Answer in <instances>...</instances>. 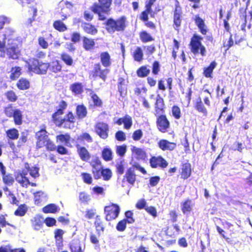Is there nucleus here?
Wrapping results in <instances>:
<instances>
[{
	"mask_svg": "<svg viewBox=\"0 0 252 252\" xmlns=\"http://www.w3.org/2000/svg\"><path fill=\"white\" fill-rule=\"evenodd\" d=\"M56 140L68 146L70 144V136L68 133L61 134L56 136Z\"/></svg>",
	"mask_w": 252,
	"mask_h": 252,
	"instance_id": "46",
	"label": "nucleus"
},
{
	"mask_svg": "<svg viewBox=\"0 0 252 252\" xmlns=\"http://www.w3.org/2000/svg\"><path fill=\"white\" fill-rule=\"evenodd\" d=\"M121 209L116 203H110L104 208V213L106 220L110 221L116 220L119 216Z\"/></svg>",
	"mask_w": 252,
	"mask_h": 252,
	"instance_id": "11",
	"label": "nucleus"
},
{
	"mask_svg": "<svg viewBox=\"0 0 252 252\" xmlns=\"http://www.w3.org/2000/svg\"><path fill=\"white\" fill-rule=\"evenodd\" d=\"M172 116L176 120H179L181 118V110L179 106L177 105H174L171 107Z\"/></svg>",
	"mask_w": 252,
	"mask_h": 252,
	"instance_id": "54",
	"label": "nucleus"
},
{
	"mask_svg": "<svg viewBox=\"0 0 252 252\" xmlns=\"http://www.w3.org/2000/svg\"><path fill=\"white\" fill-rule=\"evenodd\" d=\"M33 178L38 177L40 175L39 173V168L35 166L31 167L30 164L26 162L24 164V168L21 170L18 171L15 175V179L21 187L28 188L29 185L32 187L36 186L35 183L30 182L29 178L27 176L28 173Z\"/></svg>",
	"mask_w": 252,
	"mask_h": 252,
	"instance_id": "1",
	"label": "nucleus"
},
{
	"mask_svg": "<svg viewBox=\"0 0 252 252\" xmlns=\"http://www.w3.org/2000/svg\"><path fill=\"white\" fill-rule=\"evenodd\" d=\"M81 176L83 182L88 185H91L93 182V178L91 175L87 172H82Z\"/></svg>",
	"mask_w": 252,
	"mask_h": 252,
	"instance_id": "63",
	"label": "nucleus"
},
{
	"mask_svg": "<svg viewBox=\"0 0 252 252\" xmlns=\"http://www.w3.org/2000/svg\"><path fill=\"white\" fill-rule=\"evenodd\" d=\"M49 67V63L40 62L35 58H32L28 63L29 71L37 74H45Z\"/></svg>",
	"mask_w": 252,
	"mask_h": 252,
	"instance_id": "9",
	"label": "nucleus"
},
{
	"mask_svg": "<svg viewBox=\"0 0 252 252\" xmlns=\"http://www.w3.org/2000/svg\"><path fill=\"white\" fill-rule=\"evenodd\" d=\"M53 27L57 31L59 32H64L67 30V27L63 23L62 20H57L54 21Z\"/></svg>",
	"mask_w": 252,
	"mask_h": 252,
	"instance_id": "41",
	"label": "nucleus"
},
{
	"mask_svg": "<svg viewBox=\"0 0 252 252\" xmlns=\"http://www.w3.org/2000/svg\"><path fill=\"white\" fill-rule=\"evenodd\" d=\"M2 52L9 59H17L21 54L19 44L14 40H9L7 47Z\"/></svg>",
	"mask_w": 252,
	"mask_h": 252,
	"instance_id": "10",
	"label": "nucleus"
},
{
	"mask_svg": "<svg viewBox=\"0 0 252 252\" xmlns=\"http://www.w3.org/2000/svg\"><path fill=\"white\" fill-rule=\"evenodd\" d=\"M105 30L109 33L112 34L114 32H124L127 26V18L123 15L116 19L112 18H108L104 23Z\"/></svg>",
	"mask_w": 252,
	"mask_h": 252,
	"instance_id": "2",
	"label": "nucleus"
},
{
	"mask_svg": "<svg viewBox=\"0 0 252 252\" xmlns=\"http://www.w3.org/2000/svg\"><path fill=\"white\" fill-rule=\"evenodd\" d=\"M182 21V8L180 3L178 0H176L175 5V9L173 11V24L176 30L178 31L181 27Z\"/></svg>",
	"mask_w": 252,
	"mask_h": 252,
	"instance_id": "13",
	"label": "nucleus"
},
{
	"mask_svg": "<svg viewBox=\"0 0 252 252\" xmlns=\"http://www.w3.org/2000/svg\"><path fill=\"white\" fill-rule=\"evenodd\" d=\"M99 62L102 66L107 68L110 67L112 64V59L111 56L107 51L102 52L99 55Z\"/></svg>",
	"mask_w": 252,
	"mask_h": 252,
	"instance_id": "24",
	"label": "nucleus"
},
{
	"mask_svg": "<svg viewBox=\"0 0 252 252\" xmlns=\"http://www.w3.org/2000/svg\"><path fill=\"white\" fill-rule=\"evenodd\" d=\"M150 166L153 168L160 167L165 168L168 166L167 161L161 156H152L149 159Z\"/></svg>",
	"mask_w": 252,
	"mask_h": 252,
	"instance_id": "16",
	"label": "nucleus"
},
{
	"mask_svg": "<svg viewBox=\"0 0 252 252\" xmlns=\"http://www.w3.org/2000/svg\"><path fill=\"white\" fill-rule=\"evenodd\" d=\"M6 135L8 139L15 140L18 138L19 131L16 128H11L6 131Z\"/></svg>",
	"mask_w": 252,
	"mask_h": 252,
	"instance_id": "40",
	"label": "nucleus"
},
{
	"mask_svg": "<svg viewBox=\"0 0 252 252\" xmlns=\"http://www.w3.org/2000/svg\"><path fill=\"white\" fill-rule=\"evenodd\" d=\"M45 128L44 126L35 133L36 148L39 149L45 147L48 151H54L55 144L49 138Z\"/></svg>",
	"mask_w": 252,
	"mask_h": 252,
	"instance_id": "3",
	"label": "nucleus"
},
{
	"mask_svg": "<svg viewBox=\"0 0 252 252\" xmlns=\"http://www.w3.org/2000/svg\"><path fill=\"white\" fill-rule=\"evenodd\" d=\"M144 54L141 47L136 48L132 54V57L135 61L141 62L143 59Z\"/></svg>",
	"mask_w": 252,
	"mask_h": 252,
	"instance_id": "45",
	"label": "nucleus"
},
{
	"mask_svg": "<svg viewBox=\"0 0 252 252\" xmlns=\"http://www.w3.org/2000/svg\"><path fill=\"white\" fill-rule=\"evenodd\" d=\"M101 157L105 161H111L113 158L111 149L108 147H104L101 151Z\"/></svg>",
	"mask_w": 252,
	"mask_h": 252,
	"instance_id": "35",
	"label": "nucleus"
},
{
	"mask_svg": "<svg viewBox=\"0 0 252 252\" xmlns=\"http://www.w3.org/2000/svg\"><path fill=\"white\" fill-rule=\"evenodd\" d=\"M6 99L10 102H14L18 99V96L13 90H9L4 94Z\"/></svg>",
	"mask_w": 252,
	"mask_h": 252,
	"instance_id": "57",
	"label": "nucleus"
},
{
	"mask_svg": "<svg viewBox=\"0 0 252 252\" xmlns=\"http://www.w3.org/2000/svg\"><path fill=\"white\" fill-rule=\"evenodd\" d=\"M82 40L83 47L85 51H91L95 48V43L94 39L83 36Z\"/></svg>",
	"mask_w": 252,
	"mask_h": 252,
	"instance_id": "25",
	"label": "nucleus"
},
{
	"mask_svg": "<svg viewBox=\"0 0 252 252\" xmlns=\"http://www.w3.org/2000/svg\"><path fill=\"white\" fill-rule=\"evenodd\" d=\"M16 86L20 91L28 90L31 87V83L29 79L21 77L17 82Z\"/></svg>",
	"mask_w": 252,
	"mask_h": 252,
	"instance_id": "30",
	"label": "nucleus"
},
{
	"mask_svg": "<svg viewBox=\"0 0 252 252\" xmlns=\"http://www.w3.org/2000/svg\"><path fill=\"white\" fill-rule=\"evenodd\" d=\"M116 171L118 175H122L124 174L125 171V163L124 160H121L119 162H117L115 165Z\"/></svg>",
	"mask_w": 252,
	"mask_h": 252,
	"instance_id": "62",
	"label": "nucleus"
},
{
	"mask_svg": "<svg viewBox=\"0 0 252 252\" xmlns=\"http://www.w3.org/2000/svg\"><path fill=\"white\" fill-rule=\"evenodd\" d=\"M113 0H98L91 6L90 9L98 15V19L103 21L106 17L103 14H109L111 10Z\"/></svg>",
	"mask_w": 252,
	"mask_h": 252,
	"instance_id": "4",
	"label": "nucleus"
},
{
	"mask_svg": "<svg viewBox=\"0 0 252 252\" xmlns=\"http://www.w3.org/2000/svg\"><path fill=\"white\" fill-rule=\"evenodd\" d=\"M158 146L163 151H173L176 149L177 144L175 142L162 139L158 142Z\"/></svg>",
	"mask_w": 252,
	"mask_h": 252,
	"instance_id": "17",
	"label": "nucleus"
},
{
	"mask_svg": "<svg viewBox=\"0 0 252 252\" xmlns=\"http://www.w3.org/2000/svg\"><path fill=\"white\" fill-rule=\"evenodd\" d=\"M76 117L78 119L85 118L87 115V108L84 104L78 105L76 108Z\"/></svg>",
	"mask_w": 252,
	"mask_h": 252,
	"instance_id": "34",
	"label": "nucleus"
},
{
	"mask_svg": "<svg viewBox=\"0 0 252 252\" xmlns=\"http://www.w3.org/2000/svg\"><path fill=\"white\" fill-rule=\"evenodd\" d=\"M203 37L197 34H193L189 43L191 52L194 55H200L202 57L206 55V49L202 44L201 41Z\"/></svg>",
	"mask_w": 252,
	"mask_h": 252,
	"instance_id": "6",
	"label": "nucleus"
},
{
	"mask_svg": "<svg viewBox=\"0 0 252 252\" xmlns=\"http://www.w3.org/2000/svg\"><path fill=\"white\" fill-rule=\"evenodd\" d=\"M96 133L102 139H105L108 137V125L103 122H98L94 126Z\"/></svg>",
	"mask_w": 252,
	"mask_h": 252,
	"instance_id": "14",
	"label": "nucleus"
},
{
	"mask_svg": "<svg viewBox=\"0 0 252 252\" xmlns=\"http://www.w3.org/2000/svg\"><path fill=\"white\" fill-rule=\"evenodd\" d=\"M28 131L27 130L22 131L21 135L17 141V146L18 147H22L27 142L28 139Z\"/></svg>",
	"mask_w": 252,
	"mask_h": 252,
	"instance_id": "51",
	"label": "nucleus"
},
{
	"mask_svg": "<svg viewBox=\"0 0 252 252\" xmlns=\"http://www.w3.org/2000/svg\"><path fill=\"white\" fill-rule=\"evenodd\" d=\"M69 248L71 252H84L81 242L78 239L73 240L70 244Z\"/></svg>",
	"mask_w": 252,
	"mask_h": 252,
	"instance_id": "36",
	"label": "nucleus"
},
{
	"mask_svg": "<svg viewBox=\"0 0 252 252\" xmlns=\"http://www.w3.org/2000/svg\"><path fill=\"white\" fill-rule=\"evenodd\" d=\"M92 167V172L95 180L99 179L100 171L103 168L102 162L98 157H96L90 162Z\"/></svg>",
	"mask_w": 252,
	"mask_h": 252,
	"instance_id": "15",
	"label": "nucleus"
},
{
	"mask_svg": "<svg viewBox=\"0 0 252 252\" xmlns=\"http://www.w3.org/2000/svg\"><path fill=\"white\" fill-rule=\"evenodd\" d=\"M139 37L143 43H147L154 40V38L146 31H142L139 33Z\"/></svg>",
	"mask_w": 252,
	"mask_h": 252,
	"instance_id": "39",
	"label": "nucleus"
},
{
	"mask_svg": "<svg viewBox=\"0 0 252 252\" xmlns=\"http://www.w3.org/2000/svg\"><path fill=\"white\" fill-rule=\"evenodd\" d=\"M44 223L43 219L39 216L35 217L32 222V225L34 229L39 230L42 226Z\"/></svg>",
	"mask_w": 252,
	"mask_h": 252,
	"instance_id": "44",
	"label": "nucleus"
},
{
	"mask_svg": "<svg viewBox=\"0 0 252 252\" xmlns=\"http://www.w3.org/2000/svg\"><path fill=\"white\" fill-rule=\"evenodd\" d=\"M67 106V103L65 100H61L59 102L58 108L56 111L52 115V119L59 117L63 114L64 111L66 109Z\"/></svg>",
	"mask_w": 252,
	"mask_h": 252,
	"instance_id": "27",
	"label": "nucleus"
},
{
	"mask_svg": "<svg viewBox=\"0 0 252 252\" xmlns=\"http://www.w3.org/2000/svg\"><path fill=\"white\" fill-rule=\"evenodd\" d=\"M156 125L158 129L161 133L167 132L170 127V122L165 114L156 116Z\"/></svg>",
	"mask_w": 252,
	"mask_h": 252,
	"instance_id": "12",
	"label": "nucleus"
},
{
	"mask_svg": "<svg viewBox=\"0 0 252 252\" xmlns=\"http://www.w3.org/2000/svg\"><path fill=\"white\" fill-rule=\"evenodd\" d=\"M12 118L13 119V122L15 125L20 126L23 124V116L22 111L20 109H15V112Z\"/></svg>",
	"mask_w": 252,
	"mask_h": 252,
	"instance_id": "33",
	"label": "nucleus"
},
{
	"mask_svg": "<svg viewBox=\"0 0 252 252\" xmlns=\"http://www.w3.org/2000/svg\"><path fill=\"white\" fill-rule=\"evenodd\" d=\"M99 62L95 63L89 72V78L94 80L100 79L105 82L110 73V69L105 67L103 68Z\"/></svg>",
	"mask_w": 252,
	"mask_h": 252,
	"instance_id": "5",
	"label": "nucleus"
},
{
	"mask_svg": "<svg viewBox=\"0 0 252 252\" xmlns=\"http://www.w3.org/2000/svg\"><path fill=\"white\" fill-rule=\"evenodd\" d=\"M22 74V68L20 66L12 67L10 70V79L15 80L19 77Z\"/></svg>",
	"mask_w": 252,
	"mask_h": 252,
	"instance_id": "37",
	"label": "nucleus"
},
{
	"mask_svg": "<svg viewBox=\"0 0 252 252\" xmlns=\"http://www.w3.org/2000/svg\"><path fill=\"white\" fill-rule=\"evenodd\" d=\"M123 219L125 220L128 224H132L135 220L133 212L130 210L126 211L125 212V218Z\"/></svg>",
	"mask_w": 252,
	"mask_h": 252,
	"instance_id": "58",
	"label": "nucleus"
},
{
	"mask_svg": "<svg viewBox=\"0 0 252 252\" xmlns=\"http://www.w3.org/2000/svg\"><path fill=\"white\" fill-rule=\"evenodd\" d=\"M52 120L57 126L70 129L74 127L76 117L72 112L68 111L63 118L60 119L59 117Z\"/></svg>",
	"mask_w": 252,
	"mask_h": 252,
	"instance_id": "7",
	"label": "nucleus"
},
{
	"mask_svg": "<svg viewBox=\"0 0 252 252\" xmlns=\"http://www.w3.org/2000/svg\"><path fill=\"white\" fill-rule=\"evenodd\" d=\"M194 21L196 26L198 27L200 33L203 35H206L208 32V29L205 24L204 20L201 18L199 15L197 14L194 16Z\"/></svg>",
	"mask_w": 252,
	"mask_h": 252,
	"instance_id": "21",
	"label": "nucleus"
},
{
	"mask_svg": "<svg viewBox=\"0 0 252 252\" xmlns=\"http://www.w3.org/2000/svg\"><path fill=\"white\" fill-rule=\"evenodd\" d=\"M192 168L189 162L182 163L181 166L180 178L185 180L189 178L191 175Z\"/></svg>",
	"mask_w": 252,
	"mask_h": 252,
	"instance_id": "18",
	"label": "nucleus"
},
{
	"mask_svg": "<svg viewBox=\"0 0 252 252\" xmlns=\"http://www.w3.org/2000/svg\"><path fill=\"white\" fill-rule=\"evenodd\" d=\"M127 224L128 223L125 220L122 219L117 223L116 229L119 232H123L126 230Z\"/></svg>",
	"mask_w": 252,
	"mask_h": 252,
	"instance_id": "64",
	"label": "nucleus"
},
{
	"mask_svg": "<svg viewBox=\"0 0 252 252\" xmlns=\"http://www.w3.org/2000/svg\"><path fill=\"white\" fill-rule=\"evenodd\" d=\"M3 112L7 117L12 118L15 112V109H14L13 105L12 104H9L4 107Z\"/></svg>",
	"mask_w": 252,
	"mask_h": 252,
	"instance_id": "59",
	"label": "nucleus"
},
{
	"mask_svg": "<svg viewBox=\"0 0 252 252\" xmlns=\"http://www.w3.org/2000/svg\"><path fill=\"white\" fill-rule=\"evenodd\" d=\"M194 107L197 112L202 113L203 116H206L207 115V109L202 102L201 98L200 96L198 97L195 101Z\"/></svg>",
	"mask_w": 252,
	"mask_h": 252,
	"instance_id": "29",
	"label": "nucleus"
},
{
	"mask_svg": "<svg viewBox=\"0 0 252 252\" xmlns=\"http://www.w3.org/2000/svg\"><path fill=\"white\" fill-rule=\"evenodd\" d=\"M77 152L80 159L84 161H88L91 158V154L85 147L76 145Z\"/></svg>",
	"mask_w": 252,
	"mask_h": 252,
	"instance_id": "26",
	"label": "nucleus"
},
{
	"mask_svg": "<svg viewBox=\"0 0 252 252\" xmlns=\"http://www.w3.org/2000/svg\"><path fill=\"white\" fill-rule=\"evenodd\" d=\"M59 210L58 206L53 203L49 204L44 206L42 209V211L46 214L56 213Z\"/></svg>",
	"mask_w": 252,
	"mask_h": 252,
	"instance_id": "49",
	"label": "nucleus"
},
{
	"mask_svg": "<svg viewBox=\"0 0 252 252\" xmlns=\"http://www.w3.org/2000/svg\"><path fill=\"white\" fill-rule=\"evenodd\" d=\"M2 176V181L4 184L7 186L12 185L14 182V179L11 174H6V170H4V174L1 173Z\"/></svg>",
	"mask_w": 252,
	"mask_h": 252,
	"instance_id": "52",
	"label": "nucleus"
},
{
	"mask_svg": "<svg viewBox=\"0 0 252 252\" xmlns=\"http://www.w3.org/2000/svg\"><path fill=\"white\" fill-rule=\"evenodd\" d=\"M150 69L148 68V65H142L139 67L136 70V74L140 78H144L150 74Z\"/></svg>",
	"mask_w": 252,
	"mask_h": 252,
	"instance_id": "38",
	"label": "nucleus"
},
{
	"mask_svg": "<svg viewBox=\"0 0 252 252\" xmlns=\"http://www.w3.org/2000/svg\"><path fill=\"white\" fill-rule=\"evenodd\" d=\"M112 176V172L109 168H103L101 171H100L99 179L102 177L104 181H109Z\"/></svg>",
	"mask_w": 252,
	"mask_h": 252,
	"instance_id": "42",
	"label": "nucleus"
},
{
	"mask_svg": "<svg viewBox=\"0 0 252 252\" xmlns=\"http://www.w3.org/2000/svg\"><path fill=\"white\" fill-rule=\"evenodd\" d=\"M90 96L92 101L93 102V106L94 107H102L103 105V102L102 100L99 97V96L94 92L91 91L90 93Z\"/></svg>",
	"mask_w": 252,
	"mask_h": 252,
	"instance_id": "43",
	"label": "nucleus"
},
{
	"mask_svg": "<svg viewBox=\"0 0 252 252\" xmlns=\"http://www.w3.org/2000/svg\"><path fill=\"white\" fill-rule=\"evenodd\" d=\"M70 90L75 94H81L83 92V87L81 83L76 82L71 84Z\"/></svg>",
	"mask_w": 252,
	"mask_h": 252,
	"instance_id": "47",
	"label": "nucleus"
},
{
	"mask_svg": "<svg viewBox=\"0 0 252 252\" xmlns=\"http://www.w3.org/2000/svg\"><path fill=\"white\" fill-rule=\"evenodd\" d=\"M165 109V106L163 98L158 95L156 98L155 103V116L164 114Z\"/></svg>",
	"mask_w": 252,
	"mask_h": 252,
	"instance_id": "19",
	"label": "nucleus"
},
{
	"mask_svg": "<svg viewBox=\"0 0 252 252\" xmlns=\"http://www.w3.org/2000/svg\"><path fill=\"white\" fill-rule=\"evenodd\" d=\"M61 59L68 66H71L73 64V60L72 57L65 52H63L61 54Z\"/></svg>",
	"mask_w": 252,
	"mask_h": 252,
	"instance_id": "53",
	"label": "nucleus"
},
{
	"mask_svg": "<svg viewBox=\"0 0 252 252\" xmlns=\"http://www.w3.org/2000/svg\"><path fill=\"white\" fill-rule=\"evenodd\" d=\"M81 28L85 33L89 35H94L98 32V30L96 26L91 23L83 22Z\"/></svg>",
	"mask_w": 252,
	"mask_h": 252,
	"instance_id": "22",
	"label": "nucleus"
},
{
	"mask_svg": "<svg viewBox=\"0 0 252 252\" xmlns=\"http://www.w3.org/2000/svg\"><path fill=\"white\" fill-rule=\"evenodd\" d=\"M160 71V64L158 61H154L152 64V72L154 75H158Z\"/></svg>",
	"mask_w": 252,
	"mask_h": 252,
	"instance_id": "60",
	"label": "nucleus"
},
{
	"mask_svg": "<svg viewBox=\"0 0 252 252\" xmlns=\"http://www.w3.org/2000/svg\"><path fill=\"white\" fill-rule=\"evenodd\" d=\"M244 2V5L241 6V3L240 0L236 1L235 2V6L236 7H240L239 13L241 14H245L246 13V11L248 9V6L249 5L250 0H242Z\"/></svg>",
	"mask_w": 252,
	"mask_h": 252,
	"instance_id": "50",
	"label": "nucleus"
},
{
	"mask_svg": "<svg viewBox=\"0 0 252 252\" xmlns=\"http://www.w3.org/2000/svg\"><path fill=\"white\" fill-rule=\"evenodd\" d=\"M124 127L126 129H129L132 125V118L128 115L124 116Z\"/></svg>",
	"mask_w": 252,
	"mask_h": 252,
	"instance_id": "61",
	"label": "nucleus"
},
{
	"mask_svg": "<svg viewBox=\"0 0 252 252\" xmlns=\"http://www.w3.org/2000/svg\"><path fill=\"white\" fill-rule=\"evenodd\" d=\"M27 210L26 205L25 204H21L15 211L14 215L17 216L23 217L25 215Z\"/></svg>",
	"mask_w": 252,
	"mask_h": 252,
	"instance_id": "56",
	"label": "nucleus"
},
{
	"mask_svg": "<svg viewBox=\"0 0 252 252\" xmlns=\"http://www.w3.org/2000/svg\"><path fill=\"white\" fill-rule=\"evenodd\" d=\"M194 205L191 199L188 198L184 200L181 204L182 213L184 215L190 214L193 210Z\"/></svg>",
	"mask_w": 252,
	"mask_h": 252,
	"instance_id": "23",
	"label": "nucleus"
},
{
	"mask_svg": "<svg viewBox=\"0 0 252 252\" xmlns=\"http://www.w3.org/2000/svg\"><path fill=\"white\" fill-rule=\"evenodd\" d=\"M134 153L138 159L145 160L147 159L148 156L146 152L141 148H136Z\"/></svg>",
	"mask_w": 252,
	"mask_h": 252,
	"instance_id": "55",
	"label": "nucleus"
},
{
	"mask_svg": "<svg viewBox=\"0 0 252 252\" xmlns=\"http://www.w3.org/2000/svg\"><path fill=\"white\" fill-rule=\"evenodd\" d=\"M217 63L215 61H212L210 64L203 68V75L206 78H212L214 69L217 66Z\"/></svg>",
	"mask_w": 252,
	"mask_h": 252,
	"instance_id": "31",
	"label": "nucleus"
},
{
	"mask_svg": "<svg viewBox=\"0 0 252 252\" xmlns=\"http://www.w3.org/2000/svg\"><path fill=\"white\" fill-rule=\"evenodd\" d=\"M94 225L97 232L104 231L105 222L100 216L96 215L95 216Z\"/></svg>",
	"mask_w": 252,
	"mask_h": 252,
	"instance_id": "32",
	"label": "nucleus"
},
{
	"mask_svg": "<svg viewBox=\"0 0 252 252\" xmlns=\"http://www.w3.org/2000/svg\"><path fill=\"white\" fill-rule=\"evenodd\" d=\"M64 233V231L60 228L56 229L54 231L55 243L58 249L62 248L63 246V235Z\"/></svg>",
	"mask_w": 252,
	"mask_h": 252,
	"instance_id": "28",
	"label": "nucleus"
},
{
	"mask_svg": "<svg viewBox=\"0 0 252 252\" xmlns=\"http://www.w3.org/2000/svg\"><path fill=\"white\" fill-rule=\"evenodd\" d=\"M135 169L138 170L144 175L147 174V171L144 167L141 166L138 163H134L126 170L122 180V182H127L131 186H133L136 180V174L135 172Z\"/></svg>",
	"mask_w": 252,
	"mask_h": 252,
	"instance_id": "8",
	"label": "nucleus"
},
{
	"mask_svg": "<svg viewBox=\"0 0 252 252\" xmlns=\"http://www.w3.org/2000/svg\"><path fill=\"white\" fill-rule=\"evenodd\" d=\"M151 12L145 9V10L141 12L139 15V19L142 21L144 22L145 26L147 28H149L152 30H155L156 29V26L155 23L152 21H149V14Z\"/></svg>",
	"mask_w": 252,
	"mask_h": 252,
	"instance_id": "20",
	"label": "nucleus"
},
{
	"mask_svg": "<svg viewBox=\"0 0 252 252\" xmlns=\"http://www.w3.org/2000/svg\"><path fill=\"white\" fill-rule=\"evenodd\" d=\"M49 69L51 71L54 73H58L62 70V66L58 60H55L49 64Z\"/></svg>",
	"mask_w": 252,
	"mask_h": 252,
	"instance_id": "48",
	"label": "nucleus"
}]
</instances>
